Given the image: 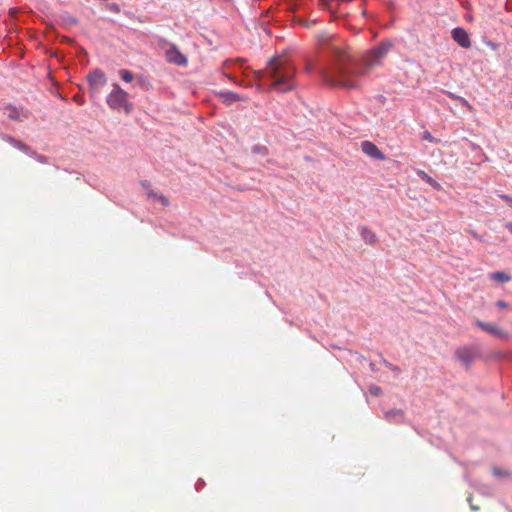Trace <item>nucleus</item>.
Returning a JSON list of instances; mask_svg holds the SVG:
<instances>
[{
    "label": "nucleus",
    "mask_w": 512,
    "mask_h": 512,
    "mask_svg": "<svg viewBox=\"0 0 512 512\" xmlns=\"http://www.w3.org/2000/svg\"><path fill=\"white\" fill-rule=\"evenodd\" d=\"M330 37L322 35L319 39L321 45H328L329 52L334 57V63L320 71L321 78L326 85L344 89H354L358 83L355 76L367 75L371 69L382 64V61L392 48L390 41H382L362 59L361 65L353 68L350 57L345 50L335 43H330Z\"/></svg>",
    "instance_id": "1"
},
{
    "label": "nucleus",
    "mask_w": 512,
    "mask_h": 512,
    "mask_svg": "<svg viewBox=\"0 0 512 512\" xmlns=\"http://www.w3.org/2000/svg\"><path fill=\"white\" fill-rule=\"evenodd\" d=\"M266 73L272 80L271 89L281 93L295 88V67L285 57H273L268 61Z\"/></svg>",
    "instance_id": "2"
},
{
    "label": "nucleus",
    "mask_w": 512,
    "mask_h": 512,
    "mask_svg": "<svg viewBox=\"0 0 512 512\" xmlns=\"http://www.w3.org/2000/svg\"><path fill=\"white\" fill-rule=\"evenodd\" d=\"M128 98L129 94L119 84L114 83L111 92L107 95L106 102L113 110L123 109L126 113H129L132 109V104L129 103Z\"/></svg>",
    "instance_id": "3"
},
{
    "label": "nucleus",
    "mask_w": 512,
    "mask_h": 512,
    "mask_svg": "<svg viewBox=\"0 0 512 512\" xmlns=\"http://www.w3.org/2000/svg\"><path fill=\"white\" fill-rule=\"evenodd\" d=\"M87 81L89 85V93L92 98H95L106 85L107 78L101 69L96 68L87 75Z\"/></svg>",
    "instance_id": "4"
},
{
    "label": "nucleus",
    "mask_w": 512,
    "mask_h": 512,
    "mask_svg": "<svg viewBox=\"0 0 512 512\" xmlns=\"http://www.w3.org/2000/svg\"><path fill=\"white\" fill-rule=\"evenodd\" d=\"M474 325L479 327L481 330L485 331L486 333H489L497 338L500 339H507L509 337V334L507 331L501 329L497 325L489 322H484L481 320H475Z\"/></svg>",
    "instance_id": "5"
},
{
    "label": "nucleus",
    "mask_w": 512,
    "mask_h": 512,
    "mask_svg": "<svg viewBox=\"0 0 512 512\" xmlns=\"http://www.w3.org/2000/svg\"><path fill=\"white\" fill-rule=\"evenodd\" d=\"M361 150L367 156L377 159L380 161H384L386 159L385 155L380 151V149L371 141H363L361 144Z\"/></svg>",
    "instance_id": "6"
},
{
    "label": "nucleus",
    "mask_w": 512,
    "mask_h": 512,
    "mask_svg": "<svg viewBox=\"0 0 512 512\" xmlns=\"http://www.w3.org/2000/svg\"><path fill=\"white\" fill-rule=\"evenodd\" d=\"M168 62L179 66L187 65V58L175 47H171L166 52Z\"/></svg>",
    "instance_id": "7"
},
{
    "label": "nucleus",
    "mask_w": 512,
    "mask_h": 512,
    "mask_svg": "<svg viewBox=\"0 0 512 512\" xmlns=\"http://www.w3.org/2000/svg\"><path fill=\"white\" fill-rule=\"evenodd\" d=\"M451 36L452 39L463 48H468L471 45L469 36L463 28H454L452 30Z\"/></svg>",
    "instance_id": "8"
},
{
    "label": "nucleus",
    "mask_w": 512,
    "mask_h": 512,
    "mask_svg": "<svg viewBox=\"0 0 512 512\" xmlns=\"http://www.w3.org/2000/svg\"><path fill=\"white\" fill-rule=\"evenodd\" d=\"M218 96H219L220 100L226 105H231L237 101H246L247 100L246 97H243L237 93L230 92V91L220 92L218 94Z\"/></svg>",
    "instance_id": "9"
},
{
    "label": "nucleus",
    "mask_w": 512,
    "mask_h": 512,
    "mask_svg": "<svg viewBox=\"0 0 512 512\" xmlns=\"http://www.w3.org/2000/svg\"><path fill=\"white\" fill-rule=\"evenodd\" d=\"M456 357L461 363L468 366L473 361L474 355L470 349L460 348L456 351Z\"/></svg>",
    "instance_id": "10"
},
{
    "label": "nucleus",
    "mask_w": 512,
    "mask_h": 512,
    "mask_svg": "<svg viewBox=\"0 0 512 512\" xmlns=\"http://www.w3.org/2000/svg\"><path fill=\"white\" fill-rule=\"evenodd\" d=\"M362 239L365 241V243L370 245H375L378 242V237L375 232H373L368 227L364 226L361 228L360 231Z\"/></svg>",
    "instance_id": "11"
},
{
    "label": "nucleus",
    "mask_w": 512,
    "mask_h": 512,
    "mask_svg": "<svg viewBox=\"0 0 512 512\" xmlns=\"http://www.w3.org/2000/svg\"><path fill=\"white\" fill-rule=\"evenodd\" d=\"M146 194H147V197L149 199L158 201L164 207H167L169 205V203H170L169 199L165 195H163L161 193H158V192H156V191H154L152 189H148Z\"/></svg>",
    "instance_id": "12"
},
{
    "label": "nucleus",
    "mask_w": 512,
    "mask_h": 512,
    "mask_svg": "<svg viewBox=\"0 0 512 512\" xmlns=\"http://www.w3.org/2000/svg\"><path fill=\"white\" fill-rule=\"evenodd\" d=\"M3 140H5L6 142H8L9 144L13 145L14 147H16L17 149L23 151V152H26L28 153L30 151V148L25 144L23 143L22 141L20 140H17L15 138H13L12 136L10 135H4L2 137Z\"/></svg>",
    "instance_id": "13"
},
{
    "label": "nucleus",
    "mask_w": 512,
    "mask_h": 512,
    "mask_svg": "<svg viewBox=\"0 0 512 512\" xmlns=\"http://www.w3.org/2000/svg\"><path fill=\"white\" fill-rule=\"evenodd\" d=\"M7 115H8V117L10 119H14V120H18V121H22V120L28 118V113L27 112H25V111H18L15 108L8 109V114Z\"/></svg>",
    "instance_id": "14"
},
{
    "label": "nucleus",
    "mask_w": 512,
    "mask_h": 512,
    "mask_svg": "<svg viewBox=\"0 0 512 512\" xmlns=\"http://www.w3.org/2000/svg\"><path fill=\"white\" fill-rule=\"evenodd\" d=\"M489 277L491 280H494L497 282H502V283H506L511 280V277L503 271L493 272L490 274Z\"/></svg>",
    "instance_id": "15"
},
{
    "label": "nucleus",
    "mask_w": 512,
    "mask_h": 512,
    "mask_svg": "<svg viewBox=\"0 0 512 512\" xmlns=\"http://www.w3.org/2000/svg\"><path fill=\"white\" fill-rule=\"evenodd\" d=\"M418 175L428 184H430L433 187L440 188V185L437 181H435L431 176H429L424 171H420Z\"/></svg>",
    "instance_id": "16"
},
{
    "label": "nucleus",
    "mask_w": 512,
    "mask_h": 512,
    "mask_svg": "<svg viewBox=\"0 0 512 512\" xmlns=\"http://www.w3.org/2000/svg\"><path fill=\"white\" fill-rule=\"evenodd\" d=\"M121 79L125 82H131L134 79V75L131 71L122 69L119 71Z\"/></svg>",
    "instance_id": "17"
},
{
    "label": "nucleus",
    "mask_w": 512,
    "mask_h": 512,
    "mask_svg": "<svg viewBox=\"0 0 512 512\" xmlns=\"http://www.w3.org/2000/svg\"><path fill=\"white\" fill-rule=\"evenodd\" d=\"M422 139L426 140V141H428L430 143H439L440 142V140L436 139L435 137H433L432 134L429 131H424L423 132Z\"/></svg>",
    "instance_id": "18"
},
{
    "label": "nucleus",
    "mask_w": 512,
    "mask_h": 512,
    "mask_svg": "<svg viewBox=\"0 0 512 512\" xmlns=\"http://www.w3.org/2000/svg\"><path fill=\"white\" fill-rule=\"evenodd\" d=\"M369 392L373 396H380L382 395V389L379 386L372 385L369 387Z\"/></svg>",
    "instance_id": "19"
},
{
    "label": "nucleus",
    "mask_w": 512,
    "mask_h": 512,
    "mask_svg": "<svg viewBox=\"0 0 512 512\" xmlns=\"http://www.w3.org/2000/svg\"><path fill=\"white\" fill-rule=\"evenodd\" d=\"M493 475L496 477H501V476L508 477V476H510V473L507 471H502L500 468H494Z\"/></svg>",
    "instance_id": "20"
},
{
    "label": "nucleus",
    "mask_w": 512,
    "mask_h": 512,
    "mask_svg": "<svg viewBox=\"0 0 512 512\" xmlns=\"http://www.w3.org/2000/svg\"><path fill=\"white\" fill-rule=\"evenodd\" d=\"M245 60L243 58H237L236 60H228L225 62V65L228 66L230 63L232 62H237V63H240L242 64Z\"/></svg>",
    "instance_id": "21"
},
{
    "label": "nucleus",
    "mask_w": 512,
    "mask_h": 512,
    "mask_svg": "<svg viewBox=\"0 0 512 512\" xmlns=\"http://www.w3.org/2000/svg\"><path fill=\"white\" fill-rule=\"evenodd\" d=\"M500 197L502 199H504L506 202H508L509 204H512V196L502 194V195H500Z\"/></svg>",
    "instance_id": "22"
},
{
    "label": "nucleus",
    "mask_w": 512,
    "mask_h": 512,
    "mask_svg": "<svg viewBox=\"0 0 512 512\" xmlns=\"http://www.w3.org/2000/svg\"><path fill=\"white\" fill-rule=\"evenodd\" d=\"M496 306L499 308H506L508 305L505 301L499 300L496 302Z\"/></svg>",
    "instance_id": "23"
},
{
    "label": "nucleus",
    "mask_w": 512,
    "mask_h": 512,
    "mask_svg": "<svg viewBox=\"0 0 512 512\" xmlns=\"http://www.w3.org/2000/svg\"><path fill=\"white\" fill-rule=\"evenodd\" d=\"M505 227H506V229H507L509 232H511V233H512V222H507V223L505 224Z\"/></svg>",
    "instance_id": "24"
},
{
    "label": "nucleus",
    "mask_w": 512,
    "mask_h": 512,
    "mask_svg": "<svg viewBox=\"0 0 512 512\" xmlns=\"http://www.w3.org/2000/svg\"><path fill=\"white\" fill-rule=\"evenodd\" d=\"M387 367L391 369L392 371H399V368L397 366H394L392 364H387Z\"/></svg>",
    "instance_id": "25"
},
{
    "label": "nucleus",
    "mask_w": 512,
    "mask_h": 512,
    "mask_svg": "<svg viewBox=\"0 0 512 512\" xmlns=\"http://www.w3.org/2000/svg\"><path fill=\"white\" fill-rule=\"evenodd\" d=\"M263 75V71L259 70V71H255V77L256 78H261Z\"/></svg>",
    "instance_id": "26"
},
{
    "label": "nucleus",
    "mask_w": 512,
    "mask_h": 512,
    "mask_svg": "<svg viewBox=\"0 0 512 512\" xmlns=\"http://www.w3.org/2000/svg\"><path fill=\"white\" fill-rule=\"evenodd\" d=\"M141 185H142L144 188H149V187H150L149 182H148V181H146V180H145V181H142V182H141Z\"/></svg>",
    "instance_id": "27"
},
{
    "label": "nucleus",
    "mask_w": 512,
    "mask_h": 512,
    "mask_svg": "<svg viewBox=\"0 0 512 512\" xmlns=\"http://www.w3.org/2000/svg\"><path fill=\"white\" fill-rule=\"evenodd\" d=\"M111 10H114V11L118 12L119 8H118L117 4H112L111 5Z\"/></svg>",
    "instance_id": "28"
},
{
    "label": "nucleus",
    "mask_w": 512,
    "mask_h": 512,
    "mask_svg": "<svg viewBox=\"0 0 512 512\" xmlns=\"http://www.w3.org/2000/svg\"><path fill=\"white\" fill-rule=\"evenodd\" d=\"M37 159H38L39 161H41V162H43V161H44V157H43V156H40V155H38V156H37Z\"/></svg>",
    "instance_id": "29"
},
{
    "label": "nucleus",
    "mask_w": 512,
    "mask_h": 512,
    "mask_svg": "<svg viewBox=\"0 0 512 512\" xmlns=\"http://www.w3.org/2000/svg\"><path fill=\"white\" fill-rule=\"evenodd\" d=\"M306 70H307V71H310V70H311V66H310V65H307V66H306Z\"/></svg>",
    "instance_id": "30"
},
{
    "label": "nucleus",
    "mask_w": 512,
    "mask_h": 512,
    "mask_svg": "<svg viewBox=\"0 0 512 512\" xmlns=\"http://www.w3.org/2000/svg\"><path fill=\"white\" fill-rule=\"evenodd\" d=\"M74 99L80 101V98H78L77 96H74Z\"/></svg>",
    "instance_id": "31"
},
{
    "label": "nucleus",
    "mask_w": 512,
    "mask_h": 512,
    "mask_svg": "<svg viewBox=\"0 0 512 512\" xmlns=\"http://www.w3.org/2000/svg\"><path fill=\"white\" fill-rule=\"evenodd\" d=\"M74 99L80 101V98H78L77 96H74Z\"/></svg>",
    "instance_id": "32"
}]
</instances>
